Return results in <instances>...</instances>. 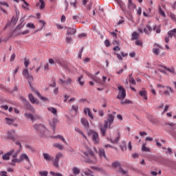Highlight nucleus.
Masks as SVG:
<instances>
[{"instance_id": "nucleus-1", "label": "nucleus", "mask_w": 176, "mask_h": 176, "mask_svg": "<svg viewBox=\"0 0 176 176\" xmlns=\"http://www.w3.org/2000/svg\"><path fill=\"white\" fill-rule=\"evenodd\" d=\"M22 74L24 76V78L27 79L29 83V86L32 89V91H34L35 94H36V96L41 100V101H47V98L42 96V95H41V93H39L36 89H34L32 87V82H34V77L32 76V75L30 74V72H28V69H24L23 70Z\"/></svg>"}, {"instance_id": "nucleus-2", "label": "nucleus", "mask_w": 176, "mask_h": 176, "mask_svg": "<svg viewBox=\"0 0 176 176\" xmlns=\"http://www.w3.org/2000/svg\"><path fill=\"white\" fill-rule=\"evenodd\" d=\"M34 130L37 131V133L41 138H45L50 134L49 129L43 124H36L33 126Z\"/></svg>"}, {"instance_id": "nucleus-3", "label": "nucleus", "mask_w": 176, "mask_h": 176, "mask_svg": "<svg viewBox=\"0 0 176 176\" xmlns=\"http://www.w3.org/2000/svg\"><path fill=\"white\" fill-rule=\"evenodd\" d=\"M113 120H115V116L112 114H109L108 119L104 121V126H100V129L103 137H104L107 133V129H111V124L113 123Z\"/></svg>"}, {"instance_id": "nucleus-4", "label": "nucleus", "mask_w": 176, "mask_h": 176, "mask_svg": "<svg viewBox=\"0 0 176 176\" xmlns=\"http://www.w3.org/2000/svg\"><path fill=\"white\" fill-rule=\"evenodd\" d=\"M157 87L160 89V94L162 96H170V93H174V89L171 88L170 86H166V85H162L160 84H158L157 85Z\"/></svg>"}, {"instance_id": "nucleus-5", "label": "nucleus", "mask_w": 176, "mask_h": 176, "mask_svg": "<svg viewBox=\"0 0 176 176\" xmlns=\"http://www.w3.org/2000/svg\"><path fill=\"white\" fill-rule=\"evenodd\" d=\"M87 134L89 137H91L95 145H97L98 144L100 143V137L98 136V132L93 129H89L87 131Z\"/></svg>"}, {"instance_id": "nucleus-6", "label": "nucleus", "mask_w": 176, "mask_h": 176, "mask_svg": "<svg viewBox=\"0 0 176 176\" xmlns=\"http://www.w3.org/2000/svg\"><path fill=\"white\" fill-rule=\"evenodd\" d=\"M111 167L116 170L117 173L122 174V175H127L128 173L126 170H123L120 165V162L116 161L111 164Z\"/></svg>"}, {"instance_id": "nucleus-7", "label": "nucleus", "mask_w": 176, "mask_h": 176, "mask_svg": "<svg viewBox=\"0 0 176 176\" xmlns=\"http://www.w3.org/2000/svg\"><path fill=\"white\" fill-rule=\"evenodd\" d=\"M118 89L119 91L117 96V98L118 100H124L126 98V89H124L123 86L121 85H119Z\"/></svg>"}, {"instance_id": "nucleus-8", "label": "nucleus", "mask_w": 176, "mask_h": 176, "mask_svg": "<svg viewBox=\"0 0 176 176\" xmlns=\"http://www.w3.org/2000/svg\"><path fill=\"white\" fill-rule=\"evenodd\" d=\"M152 27H151V25H146V27L143 28V30L142 26L141 25L138 28V32H140V34H143V32H144L146 35H149L151 32H152Z\"/></svg>"}, {"instance_id": "nucleus-9", "label": "nucleus", "mask_w": 176, "mask_h": 176, "mask_svg": "<svg viewBox=\"0 0 176 176\" xmlns=\"http://www.w3.org/2000/svg\"><path fill=\"white\" fill-rule=\"evenodd\" d=\"M19 155V151H14V154L12 155V159L11 162L10 163V166H16V163H21L20 158H17Z\"/></svg>"}, {"instance_id": "nucleus-10", "label": "nucleus", "mask_w": 176, "mask_h": 176, "mask_svg": "<svg viewBox=\"0 0 176 176\" xmlns=\"http://www.w3.org/2000/svg\"><path fill=\"white\" fill-rule=\"evenodd\" d=\"M14 152H15L14 149L12 148L8 152L3 154L2 155L3 160H5V161L10 160V156H13V155L14 154Z\"/></svg>"}, {"instance_id": "nucleus-11", "label": "nucleus", "mask_w": 176, "mask_h": 176, "mask_svg": "<svg viewBox=\"0 0 176 176\" xmlns=\"http://www.w3.org/2000/svg\"><path fill=\"white\" fill-rule=\"evenodd\" d=\"M61 157H63V153H58L56 156H55V159L53 161V165L54 166V167H56V168H58L59 165H58V162H60V159H61Z\"/></svg>"}, {"instance_id": "nucleus-12", "label": "nucleus", "mask_w": 176, "mask_h": 176, "mask_svg": "<svg viewBox=\"0 0 176 176\" xmlns=\"http://www.w3.org/2000/svg\"><path fill=\"white\" fill-rule=\"evenodd\" d=\"M14 134H16V131L14 129L8 131L6 132L7 139L11 140V141H14L16 139Z\"/></svg>"}, {"instance_id": "nucleus-13", "label": "nucleus", "mask_w": 176, "mask_h": 176, "mask_svg": "<svg viewBox=\"0 0 176 176\" xmlns=\"http://www.w3.org/2000/svg\"><path fill=\"white\" fill-rule=\"evenodd\" d=\"M21 99L22 100V101L23 102H25V104H26L27 109L30 111V112H32V113H35V109H34L32 105H31V104H30V102H28V101H27V100L25 98L21 97Z\"/></svg>"}, {"instance_id": "nucleus-14", "label": "nucleus", "mask_w": 176, "mask_h": 176, "mask_svg": "<svg viewBox=\"0 0 176 176\" xmlns=\"http://www.w3.org/2000/svg\"><path fill=\"white\" fill-rule=\"evenodd\" d=\"M19 160H21V162L25 160V162H28L29 164H31V161L30 160V157L25 153H23L20 155Z\"/></svg>"}, {"instance_id": "nucleus-15", "label": "nucleus", "mask_w": 176, "mask_h": 176, "mask_svg": "<svg viewBox=\"0 0 176 176\" xmlns=\"http://www.w3.org/2000/svg\"><path fill=\"white\" fill-rule=\"evenodd\" d=\"M82 153L85 156V157H89L91 159H94L96 157L94 156V153L90 149H89L88 151H83Z\"/></svg>"}, {"instance_id": "nucleus-16", "label": "nucleus", "mask_w": 176, "mask_h": 176, "mask_svg": "<svg viewBox=\"0 0 176 176\" xmlns=\"http://www.w3.org/2000/svg\"><path fill=\"white\" fill-rule=\"evenodd\" d=\"M98 155L100 159H104L105 160H108V157H107V154H105V150L104 148H99Z\"/></svg>"}, {"instance_id": "nucleus-17", "label": "nucleus", "mask_w": 176, "mask_h": 176, "mask_svg": "<svg viewBox=\"0 0 176 176\" xmlns=\"http://www.w3.org/2000/svg\"><path fill=\"white\" fill-rule=\"evenodd\" d=\"M139 95L146 101H148V91H146L145 88H143L142 90L139 92Z\"/></svg>"}, {"instance_id": "nucleus-18", "label": "nucleus", "mask_w": 176, "mask_h": 176, "mask_svg": "<svg viewBox=\"0 0 176 176\" xmlns=\"http://www.w3.org/2000/svg\"><path fill=\"white\" fill-rule=\"evenodd\" d=\"M28 98L32 104H36V105H39V102L38 99L35 98L33 94H29Z\"/></svg>"}, {"instance_id": "nucleus-19", "label": "nucleus", "mask_w": 176, "mask_h": 176, "mask_svg": "<svg viewBox=\"0 0 176 176\" xmlns=\"http://www.w3.org/2000/svg\"><path fill=\"white\" fill-rule=\"evenodd\" d=\"M59 83H63V85H66L67 86H69V85H72V78H67V80H64L62 78H60Z\"/></svg>"}, {"instance_id": "nucleus-20", "label": "nucleus", "mask_w": 176, "mask_h": 176, "mask_svg": "<svg viewBox=\"0 0 176 176\" xmlns=\"http://www.w3.org/2000/svg\"><path fill=\"white\" fill-rule=\"evenodd\" d=\"M115 1L118 3L119 6L121 8V10H122V12H126V4H124V3L122 1V0H115Z\"/></svg>"}, {"instance_id": "nucleus-21", "label": "nucleus", "mask_w": 176, "mask_h": 176, "mask_svg": "<svg viewBox=\"0 0 176 176\" xmlns=\"http://www.w3.org/2000/svg\"><path fill=\"white\" fill-rule=\"evenodd\" d=\"M128 8L130 10H134L137 8V6L133 3L132 0H128Z\"/></svg>"}, {"instance_id": "nucleus-22", "label": "nucleus", "mask_w": 176, "mask_h": 176, "mask_svg": "<svg viewBox=\"0 0 176 176\" xmlns=\"http://www.w3.org/2000/svg\"><path fill=\"white\" fill-rule=\"evenodd\" d=\"M43 156L45 160H46L47 162L53 161V157H52V155H50L49 153H43Z\"/></svg>"}, {"instance_id": "nucleus-23", "label": "nucleus", "mask_w": 176, "mask_h": 176, "mask_svg": "<svg viewBox=\"0 0 176 176\" xmlns=\"http://www.w3.org/2000/svg\"><path fill=\"white\" fill-rule=\"evenodd\" d=\"M164 69H166V71H168V72H170L173 76H175L176 72H175V69L173 67H164Z\"/></svg>"}, {"instance_id": "nucleus-24", "label": "nucleus", "mask_w": 176, "mask_h": 176, "mask_svg": "<svg viewBox=\"0 0 176 176\" xmlns=\"http://www.w3.org/2000/svg\"><path fill=\"white\" fill-rule=\"evenodd\" d=\"M52 138L53 140H60L61 141H63V142H64V144H67V140H65V139L64 138V137L61 135H54V136H52Z\"/></svg>"}, {"instance_id": "nucleus-25", "label": "nucleus", "mask_w": 176, "mask_h": 176, "mask_svg": "<svg viewBox=\"0 0 176 176\" xmlns=\"http://www.w3.org/2000/svg\"><path fill=\"white\" fill-rule=\"evenodd\" d=\"M168 38H176V28L171 30L168 32Z\"/></svg>"}, {"instance_id": "nucleus-26", "label": "nucleus", "mask_w": 176, "mask_h": 176, "mask_svg": "<svg viewBox=\"0 0 176 176\" xmlns=\"http://www.w3.org/2000/svg\"><path fill=\"white\" fill-rule=\"evenodd\" d=\"M76 30L74 28H67V36H69V35H74V34H76Z\"/></svg>"}, {"instance_id": "nucleus-27", "label": "nucleus", "mask_w": 176, "mask_h": 176, "mask_svg": "<svg viewBox=\"0 0 176 176\" xmlns=\"http://www.w3.org/2000/svg\"><path fill=\"white\" fill-rule=\"evenodd\" d=\"M119 140H120V133H117V136L116 139H111V142H112V144H118V142H119Z\"/></svg>"}, {"instance_id": "nucleus-28", "label": "nucleus", "mask_w": 176, "mask_h": 176, "mask_svg": "<svg viewBox=\"0 0 176 176\" xmlns=\"http://www.w3.org/2000/svg\"><path fill=\"white\" fill-rule=\"evenodd\" d=\"M80 122L85 129H89V121L85 118H81Z\"/></svg>"}, {"instance_id": "nucleus-29", "label": "nucleus", "mask_w": 176, "mask_h": 176, "mask_svg": "<svg viewBox=\"0 0 176 176\" xmlns=\"http://www.w3.org/2000/svg\"><path fill=\"white\" fill-rule=\"evenodd\" d=\"M84 113H85V115H87V113H88V116H89V118H90L91 119H93V114H91V112L90 111V109H89V108H87V107L85 108V109H84Z\"/></svg>"}, {"instance_id": "nucleus-30", "label": "nucleus", "mask_w": 176, "mask_h": 176, "mask_svg": "<svg viewBox=\"0 0 176 176\" xmlns=\"http://www.w3.org/2000/svg\"><path fill=\"white\" fill-rule=\"evenodd\" d=\"M75 131H76L77 133H78L79 134H81V135H82V137L85 139L87 140V137L86 136V135H85V133H83V131L82 130H80L78 127H76L75 128Z\"/></svg>"}, {"instance_id": "nucleus-31", "label": "nucleus", "mask_w": 176, "mask_h": 176, "mask_svg": "<svg viewBox=\"0 0 176 176\" xmlns=\"http://www.w3.org/2000/svg\"><path fill=\"white\" fill-rule=\"evenodd\" d=\"M138 38H140V34L137 33V32H133L132 33L131 41H136Z\"/></svg>"}, {"instance_id": "nucleus-32", "label": "nucleus", "mask_w": 176, "mask_h": 176, "mask_svg": "<svg viewBox=\"0 0 176 176\" xmlns=\"http://www.w3.org/2000/svg\"><path fill=\"white\" fill-rule=\"evenodd\" d=\"M25 116H26V118L28 119H30V120H32V122H34V120H35V116H34V115H32L30 113H25Z\"/></svg>"}, {"instance_id": "nucleus-33", "label": "nucleus", "mask_w": 176, "mask_h": 176, "mask_svg": "<svg viewBox=\"0 0 176 176\" xmlns=\"http://www.w3.org/2000/svg\"><path fill=\"white\" fill-rule=\"evenodd\" d=\"M47 110L51 112V113H53L55 116H57V109L54 107H47Z\"/></svg>"}, {"instance_id": "nucleus-34", "label": "nucleus", "mask_w": 176, "mask_h": 176, "mask_svg": "<svg viewBox=\"0 0 176 176\" xmlns=\"http://www.w3.org/2000/svg\"><path fill=\"white\" fill-rule=\"evenodd\" d=\"M72 171L74 175H78L80 173V169L78 168V167L76 166L72 168Z\"/></svg>"}, {"instance_id": "nucleus-35", "label": "nucleus", "mask_w": 176, "mask_h": 176, "mask_svg": "<svg viewBox=\"0 0 176 176\" xmlns=\"http://www.w3.org/2000/svg\"><path fill=\"white\" fill-rule=\"evenodd\" d=\"M39 2L40 3H36V6H39V5H41L40 6V9L41 10L45 9V1L39 0Z\"/></svg>"}, {"instance_id": "nucleus-36", "label": "nucleus", "mask_w": 176, "mask_h": 176, "mask_svg": "<svg viewBox=\"0 0 176 176\" xmlns=\"http://www.w3.org/2000/svg\"><path fill=\"white\" fill-rule=\"evenodd\" d=\"M142 152H151V148L146 147V144L144 143L142 146Z\"/></svg>"}, {"instance_id": "nucleus-37", "label": "nucleus", "mask_w": 176, "mask_h": 176, "mask_svg": "<svg viewBox=\"0 0 176 176\" xmlns=\"http://www.w3.org/2000/svg\"><path fill=\"white\" fill-rule=\"evenodd\" d=\"M83 76H80L78 78L77 82L79 83L80 86H83L85 85V81L82 80Z\"/></svg>"}, {"instance_id": "nucleus-38", "label": "nucleus", "mask_w": 176, "mask_h": 176, "mask_svg": "<svg viewBox=\"0 0 176 176\" xmlns=\"http://www.w3.org/2000/svg\"><path fill=\"white\" fill-rule=\"evenodd\" d=\"M101 86H104L105 83H107V76H102V81L98 82Z\"/></svg>"}, {"instance_id": "nucleus-39", "label": "nucleus", "mask_w": 176, "mask_h": 176, "mask_svg": "<svg viewBox=\"0 0 176 176\" xmlns=\"http://www.w3.org/2000/svg\"><path fill=\"white\" fill-rule=\"evenodd\" d=\"M153 31H155L157 34H160V26H157L155 25L153 28Z\"/></svg>"}, {"instance_id": "nucleus-40", "label": "nucleus", "mask_w": 176, "mask_h": 176, "mask_svg": "<svg viewBox=\"0 0 176 176\" xmlns=\"http://www.w3.org/2000/svg\"><path fill=\"white\" fill-rule=\"evenodd\" d=\"M153 53L155 56H159V54H160V50L156 47H154V48H153Z\"/></svg>"}, {"instance_id": "nucleus-41", "label": "nucleus", "mask_w": 176, "mask_h": 176, "mask_svg": "<svg viewBox=\"0 0 176 176\" xmlns=\"http://www.w3.org/2000/svg\"><path fill=\"white\" fill-rule=\"evenodd\" d=\"M56 120H53L52 123L50 124L51 127L53 129L54 133H56Z\"/></svg>"}, {"instance_id": "nucleus-42", "label": "nucleus", "mask_w": 176, "mask_h": 176, "mask_svg": "<svg viewBox=\"0 0 176 176\" xmlns=\"http://www.w3.org/2000/svg\"><path fill=\"white\" fill-rule=\"evenodd\" d=\"M129 82L132 85H135V80L133 77V74L129 75Z\"/></svg>"}, {"instance_id": "nucleus-43", "label": "nucleus", "mask_w": 176, "mask_h": 176, "mask_svg": "<svg viewBox=\"0 0 176 176\" xmlns=\"http://www.w3.org/2000/svg\"><path fill=\"white\" fill-rule=\"evenodd\" d=\"M72 109L76 112V115H78V111L79 109V107L78 105H72Z\"/></svg>"}, {"instance_id": "nucleus-44", "label": "nucleus", "mask_w": 176, "mask_h": 176, "mask_svg": "<svg viewBox=\"0 0 176 176\" xmlns=\"http://www.w3.org/2000/svg\"><path fill=\"white\" fill-rule=\"evenodd\" d=\"M54 146L55 148H58V149H60V151H63V149H64V147L60 144L58 143L54 144Z\"/></svg>"}, {"instance_id": "nucleus-45", "label": "nucleus", "mask_w": 176, "mask_h": 176, "mask_svg": "<svg viewBox=\"0 0 176 176\" xmlns=\"http://www.w3.org/2000/svg\"><path fill=\"white\" fill-rule=\"evenodd\" d=\"M120 104L124 105V104H133V102L130 100H121Z\"/></svg>"}, {"instance_id": "nucleus-46", "label": "nucleus", "mask_w": 176, "mask_h": 176, "mask_svg": "<svg viewBox=\"0 0 176 176\" xmlns=\"http://www.w3.org/2000/svg\"><path fill=\"white\" fill-rule=\"evenodd\" d=\"M115 56H117L118 60H119V61H123V58H122V54H118L117 52H114Z\"/></svg>"}, {"instance_id": "nucleus-47", "label": "nucleus", "mask_w": 176, "mask_h": 176, "mask_svg": "<svg viewBox=\"0 0 176 176\" xmlns=\"http://www.w3.org/2000/svg\"><path fill=\"white\" fill-rule=\"evenodd\" d=\"M30 65V60L27 59V58H24V66L25 68H28V66Z\"/></svg>"}, {"instance_id": "nucleus-48", "label": "nucleus", "mask_w": 176, "mask_h": 176, "mask_svg": "<svg viewBox=\"0 0 176 176\" xmlns=\"http://www.w3.org/2000/svg\"><path fill=\"white\" fill-rule=\"evenodd\" d=\"M6 122L8 124H12L14 122V120L12 118H6Z\"/></svg>"}, {"instance_id": "nucleus-49", "label": "nucleus", "mask_w": 176, "mask_h": 176, "mask_svg": "<svg viewBox=\"0 0 176 176\" xmlns=\"http://www.w3.org/2000/svg\"><path fill=\"white\" fill-rule=\"evenodd\" d=\"M28 28H31L32 30H35V25L34 23H28L26 25Z\"/></svg>"}, {"instance_id": "nucleus-50", "label": "nucleus", "mask_w": 176, "mask_h": 176, "mask_svg": "<svg viewBox=\"0 0 176 176\" xmlns=\"http://www.w3.org/2000/svg\"><path fill=\"white\" fill-rule=\"evenodd\" d=\"M164 67H166V66H162V67L158 68V71H160V72H162V74H167V72H166L167 70H166V69H164Z\"/></svg>"}, {"instance_id": "nucleus-51", "label": "nucleus", "mask_w": 176, "mask_h": 176, "mask_svg": "<svg viewBox=\"0 0 176 176\" xmlns=\"http://www.w3.org/2000/svg\"><path fill=\"white\" fill-rule=\"evenodd\" d=\"M55 62L57 63V64H59V65H61V67H64V64L63 63V60L60 59V58H56L55 60Z\"/></svg>"}, {"instance_id": "nucleus-52", "label": "nucleus", "mask_w": 176, "mask_h": 176, "mask_svg": "<svg viewBox=\"0 0 176 176\" xmlns=\"http://www.w3.org/2000/svg\"><path fill=\"white\" fill-rule=\"evenodd\" d=\"M50 175H52V176H61V173H54L53 171H50Z\"/></svg>"}, {"instance_id": "nucleus-53", "label": "nucleus", "mask_w": 176, "mask_h": 176, "mask_svg": "<svg viewBox=\"0 0 176 176\" xmlns=\"http://www.w3.org/2000/svg\"><path fill=\"white\" fill-rule=\"evenodd\" d=\"M159 11H160V14H161V16H162V17H166V12H164V11L162 10V8H159Z\"/></svg>"}, {"instance_id": "nucleus-54", "label": "nucleus", "mask_w": 176, "mask_h": 176, "mask_svg": "<svg viewBox=\"0 0 176 176\" xmlns=\"http://www.w3.org/2000/svg\"><path fill=\"white\" fill-rule=\"evenodd\" d=\"M24 27V23H23V21L21 23L16 26V30H21Z\"/></svg>"}, {"instance_id": "nucleus-55", "label": "nucleus", "mask_w": 176, "mask_h": 176, "mask_svg": "<svg viewBox=\"0 0 176 176\" xmlns=\"http://www.w3.org/2000/svg\"><path fill=\"white\" fill-rule=\"evenodd\" d=\"M0 176H8V172L5 170L0 171Z\"/></svg>"}, {"instance_id": "nucleus-56", "label": "nucleus", "mask_w": 176, "mask_h": 176, "mask_svg": "<svg viewBox=\"0 0 176 176\" xmlns=\"http://www.w3.org/2000/svg\"><path fill=\"white\" fill-rule=\"evenodd\" d=\"M66 42L67 43H71V42H72V38L67 36Z\"/></svg>"}, {"instance_id": "nucleus-57", "label": "nucleus", "mask_w": 176, "mask_h": 176, "mask_svg": "<svg viewBox=\"0 0 176 176\" xmlns=\"http://www.w3.org/2000/svg\"><path fill=\"white\" fill-rule=\"evenodd\" d=\"M110 34L113 36V38H115V39L118 38V35L116 34V32H110Z\"/></svg>"}, {"instance_id": "nucleus-58", "label": "nucleus", "mask_w": 176, "mask_h": 176, "mask_svg": "<svg viewBox=\"0 0 176 176\" xmlns=\"http://www.w3.org/2000/svg\"><path fill=\"white\" fill-rule=\"evenodd\" d=\"M84 174H85V175H91V174H93V172H91V170H87L84 172Z\"/></svg>"}, {"instance_id": "nucleus-59", "label": "nucleus", "mask_w": 176, "mask_h": 176, "mask_svg": "<svg viewBox=\"0 0 176 176\" xmlns=\"http://www.w3.org/2000/svg\"><path fill=\"white\" fill-rule=\"evenodd\" d=\"M64 3L65 5V10H68V6H69L68 1L67 0H65Z\"/></svg>"}, {"instance_id": "nucleus-60", "label": "nucleus", "mask_w": 176, "mask_h": 176, "mask_svg": "<svg viewBox=\"0 0 176 176\" xmlns=\"http://www.w3.org/2000/svg\"><path fill=\"white\" fill-rule=\"evenodd\" d=\"M142 13V9L141 8V7H139L138 10H137V14H138L139 16H140V14Z\"/></svg>"}, {"instance_id": "nucleus-61", "label": "nucleus", "mask_w": 176, "mask_h": 176, "mask_svg": "<svg viewBox=\"0 0 176 176\" xmlns=\"http://www.w3.org/2000/svg\"><path fill=\"white\" fill-rule=\"evenodd\" d=\"M104 45L107 47H108L109 46V45H111V43L109 42V40L107 39L104 41Z\"/></svg>"}, {"instance_id": "nucleus-62", "label": "nucleus", "mask_w": 176, "mask_h": 176, "mask_svg": "<svg viewBox=\"0 0 176 176\" xmlns=\"http://www.w3.org/2000/svg\"><path fill=\"white\" fill-rule=\"evenodd\" d=\"M16 58V54H13L10 57V61L13 62L14 61V59Z\"/></svg>"}, {"instance_id": "nucleus-63", "label": "nucleus", "mask_w": 176, "mask_h": 176, "mask_svg": "<svg viewBox=\"0 0 176 176\" xmlns=\"http://www.w3.org/2000/svg\"><path fill=\"white\" fill-rule=\"evenodd\" d=\"M135 45H137L138 46H142V41H135Z\"/></svg>"}, {"instance_id": "nucleus-64", "label": "nucleus", "mask_w": 176, "mask_h": 176, "mask_svg": "<svg viewBox=\"0 0 176 176\" xmlns=\"http://www.w3.org/2000/svg\"><path fill=\"white\" fill-rule=\"evenodd\" d=\"M170 17L173 19L174 21H176V18H175V14H174L173 13L170 14Z\"/></svg>"}]
</instances>
